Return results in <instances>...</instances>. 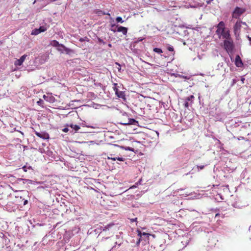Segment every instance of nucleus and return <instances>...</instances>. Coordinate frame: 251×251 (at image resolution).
I'll use <instances>...</instances> for the list:
<instances>
[{"instance_id":"nucleus-1","label":"nucleus","mask_w":251,"mask_h":251,"mask_svg":"<svg viewBox=\"0 0 251 251\" xmlns=\"http://www.w3.org/2000/svg\"><path fill=\"white\" fill-rule=\"evenodd\" d=\"M216 33L220 38L222 37L224 39H227L230 37L229 30L225 28V24L224 22H220L216 26Z\"/></svg>"},{"instance_id":"nucleus-2","label":"nucleus","mask_w":251,"mask_h":251,"mask_svg":"<svg viewBox=\"0 0 251 251\" xmlns=\"http://www.w3.org/2000/svg\"><path fill=\"white\" fill-rule=\"evenodd\" d=\"M224 47L227 52H231L233 49V43L230 37L224 41Z\"/></svg>"},{"instance_id":"nucleus-3","label":"nucleus","mask_w":251,"mask_h":251,"mask_svg":"<svg viewBox=\"0 0 251 251\" xmlns=\"http://www.w3.org/2000/svg\"><path fill=\"white\" fill-rule=\"evenodd\" d=\"M243 25L246 26L247 25L245 22H243L240 21H237L235 24L233 28L234 34L236 36H239L241 30V27Z\"/></svg>"},{"instance_id":"nucleus-4","label":"nucleus","mask_w":251,"mask_h":251,"mask_svg":"<svg viewBox=\"0 0 251 251\" xmlns=\"http://www.w3.org/2000/svg\"><path fill=\"white\" fill-rule=\"evenodd\" d=\"M48 28V26L46 25L41 26L39 28H35L32 30L31 34L33 35H37L41 32H45Z\"/></svg>"},{"instance_id":"nucleus-5","label":"nucleus","mask_w":251,"mask_h":251,"mask_svg":"<svg viewBox=\"0 0 251 251\" xmlns=\"http://www.w3.org/2000/svg\"><path fill=\"white\" fill-rule=\"evenodd\" d=\"M245 11L244 8L236 7L232 13V17L234 18H238Z\"/></svg>"},{"instance_id":"nucleus-6","label":"nucleus","mask_w":251,"mask_h":251,"mask_svg":"<svg viewBox=\"0 0 251 251\" xmlns=\"http://www.w3.org/2000/svg\"><path fill=\"white\" fill-rule=\"evenodd\" d=\"M57 50L61 53L65 52L67 54H69L72 52V50L71 49L66 48L62 44H60L57 48Z\"/></svg>"},{"instance_id":"nucleus-7","label":"nucleus","mask_w":251,"mask_h":251,"mask_svg":"<svg viewBox=\"0 0 251 251\" xmlns=\"http://www.w3.org/2000/svg\"><path fill=\"white\" fill-rule=\"evenodd\" d=\"M194 99V97L193 95L186 98L184 102V106L186 108H188L193 103Z\"/></svg>"},{"instance_id":"nucleus-8","label":"nucleus","mask_w":251,"mask_h":251,"mask_svg":"<svg viewBox=\"0 0 251 251\" xmlns=\"http://www.w3.org/2000/svg\"><path fill=\"white\" fill-rule=\"evenodd\" d=\"M35 133L38 137L43 139H48L50 137L49 135L45 132L35 131Z\"/></svg>"},{"instance_id":"nucleus-9","label":"nucleus","mask_w":251,"mask_h":251,"mask_svg":"<svg viewBox=\"0 0 251 251\" xmlns=\"http://www.w3.org/2000/svg\"><path fill=\"white\" fill-rule=\"evenodd\" d=\"M27 55L26 54H24L23 55V56H22L20 58L18 59H17L15 63H14V65L15 66H21L22 65L23 63L24 62V61L25 60L26 57H27Z\"/></svg>"},{"instance_id":"nucleus-10","label":"nucleus","mask_w":251,"mask_h":251,"mask_svg":"<svg viewBox=\"0 0 251 251\" xmlns=\"http://www.w3.org/2000/svg\"><path fill=\"white\" fill-rule=\"evenodd\" d=\"M114 91L116 95L118 98L122 99L125 100H126L125 94L124 92L118 91V89L116 87L114 88Z\"/></svg>"},{"instance_id":"nucleus-11","label":"nucleus","mask_w":251,"mask_h":251,"mask_svg":"<svg viewBox=\"0 0 251 251\" xmlns=\"http://www.w3.org/2000/svg\"><path fill=\"white\" fill-rule=\"evenodd\" d=\"M235 63L236 66L238 67H241L243 65L242 60L239 55L236 56Z\"/></svg>"},{"instance_id":"nucleus-12","label":"nucleus","mask_w":251,"mask_h":251,"mask_svg":"<svg viewBox=\"0 0 251 251\" xmlns=\"http://www.w3.org/2000/svg\"><path fill=\"white\" fill-rule=\"evenodd\" d=\"M137 123H138V122L136 121L135 119H129L128 120V122H127L121 123V124L122 125H135Z\"/></svg>"},{"instance_id":"nucleus-13","label":"nucleus","mask_w":251,"mask_h":251,"mask_svg":"<svg viewBox=\"0 0 251 251\" xmlns=\"http://www.w3.org/2000/svg\"><path fill=\"white\" fill-rule=\"evenodd\" d=\"M116 31L119 32H122L124 35H126L127 33V29L125 27L120 26L118 27Z\"/></svg>"},{"instance_id":"nucleus-14","label":"nucleus","mask_w":251,"mask_h":251,"mask_svg":"<svg viewBox=\"0 0 251 251\" xmlns=\"http://www.w3.org/2000/svg\"><path fill=\"white\" fill-rule=\"evenodd\" d=\"M43 99L47 101L52 102L54 101V98L50 95H43Z\"/></svg>"},{"instance_id":"nucleus-15","label":"nucleus","mask_w":251,"mask_h":251,"mask_svg":"<svg viewBox=\"0 0 251 251\" xmlns=\"http://www.w3.org/2000/svg\"><path fill=\"white\" fill-rule=\"evenodd\" d=\"M69 126L75 130V131H77L80 129V127L76 125L70 124Z\"/></svg>"},{"instance_id":"nucleus-16","label":"nucleus","mask_w":251,"mask_h":251,"mask_svg":"<svg viewBox=\"0 0 251 251\" xmlns=\"http://www.w3.org/2000/svg\"><path fill=\"white\" fill-rule=\"evenodd\" d=\"M113 226V225H110V224H109V225H107V226H104V227H103V226H101V227H100V229H101V230H102V231H106V230H109V228H110V227H111L112 226Z\"/></svg>"},{"instance_id":"nucleus-17","label":"nucleus","mask_w":251,"mask_h":251,"mask_svg":"<svg viewBox=\"0 0 251 251\" xmlns=\"http://www.w3.org/2000/svg\"><path fill=\"white\" fill-rule=\"evenodd\" d=\"M167 49L169 51L174 52L173 54H174V48L173 46H172L171 45H167Z\"/></svg>"},{"instance_id":"nucleus-18","label":"nucleus","mask_w":251,"mask_h":251,"mask_svg":"<svg viewBox=\"0 0 251 251\" xmlns=\"http://www.w3.org/2000/svg\"><path fill=\"white\" fill-rule=\"evenodd\" d=\"M121 148L126 151H134V149L130 148L129 147H122Z\"/></svg>"},{"instance_id":"nucleus-19","label":"nucleus","mask_w":251,"mask_h":251,"mask_svg":"<svg viewBox=\"0 0 251 251\" xmlns=\"http://www.w3.org/2000/svg\"><path fill=\"white\" fill-rule=\"evenodd\" d=\"M178 76L180 78H184L187 80H188L190 78V75H179Z\"/></svg>"},{"instance_id":"nucleus-20","label":"nucleus","mask_w":251,"mask_h":251,"mask_svg":"<svg viewBox=\"0 0 251 251\" xmlns=\"http://www.w3.org/2000/svg\"><path fill=\"white\" fill-rule=\"evenodd\" d=\"M153 51L158 53H161L162 52V50L161 49L157 48H154Z\"/></svg>"},{"instance_id":"nucleus-21","label":"nucleus","mask_w":251,"mask_h":251,"mask_svg":"<svg viewBox=\"0 0 251 251\" xmlns=\"http://www.w3.org/2000/svg\"><path fill=\"white\" fill-rule=\"evenodd\" d=\"M60 44L58 43V42L54 40L52 42V45L53 46H54V47H57V48H58V47L60 45Z\"/></svg>"},{"instance_id":"nucleus-22","label":"nucleus","mask_w":251,"mask_h":251,"mask_svg":"<svg viewBox=\"0 0 251 251\" xmlns=\"http://www.w3.org/2000/svg\"><path fill=\"white\" fill-rule=\"evenodd\" d=\"M116 20L117 23H123L124 22V21L122 20V18L121 17H117Z\"/></svg>"},{"instance_id":"nucleus-23","label":"nucleus","mask_w":251,"mask_h":251,"mask_svg":"<svg viewBox=\"0 0 251 251\" xmlns=\"http://www.w3.org/2000/svg\"><path fill=\"white\" fill-rule=\"evenodd\" d=\"M204 165H201V166H197L196 168L197 169V171H199L200 169L202 170L204 168Z\"/></svg>"},{"instance_id":"nucleus-24","label":"nucleus","mask_w":251,"mask_h":251,"mask_svg":"<svg viewBox=\"0 0 251 251\" xmlns=\"http://www.w3.org/2000/svg\"><path fill=\"white\" fill-rule=\"evenodd\" d=\"M37 104L39 105H41V106H42V104L43 103V100L41 99H40L37 102Z\"/></svg>"},{"instance_id":"nucleus-25","label":"nucleus","mask_w":251,"mask_h":251,"mask_svg":"<svg viewBox=\"0 0 251 251\" xmlns=\"http://www.w3.org/2000/svg\"><path fill=\"white\" fill-rule=\"evenodd\" d=\"M142 234H143V235H148V234H147V233H145V232H144V233H141V232L139 231V232H138V235H139L140 237H141Z\"/></svg>"},{"instance_id":"nucleus-26","label":"nucleus","mask_w":251,"mask_h":251,"mask_svg":"<svg viewBox=\"0 0 251 251\" xmlns=\"http://www.w3.org/2000/svg\"><path fill=\"white\" fill-rule=\"evenodd\" d=\"M116 160L120 161H123L124 160V158L123 157H116Z\"/></svg>"},{"instance_id":"nucleus-27","label":"nucleus","mask_w":251,"mask_h":251,"mask_svg":"<svg viewBox=\"0 0 251 251\" xmlns=\"http://www.w3.org/2000/svg\"><path fill=\"white\" fill-rule=\"evenodd\" d=\"M86 39H87V37L81 38L79 39V41H80V42H83V41H85Z\"/></svg>"},{"instance_id":"nucleus-28","label":"nucleus","mask_w":251,"mask_h":251,"mask_svg":"<svg viewBox=\"0 0 251 251\" xmlns=\"http://www.w3.org/2000/svg\"><path fill=\"white\" fill-rule=\"evenodd\" d=\"M62 131L64 132H67L69 131V129L67 127L64 128L62 129Z\"/></svg>"},{"instance_id":"nucleus-29","label":"nucleus","mask_w":251,"mask_h":251,"mask_svg":"<svg viewBox=\"0 0 251 251\" xmlns=\"http://www.w3.org/2000/svg\"><path fill=\"white\" fill-rule=\"evenodd\" d=\"M99 41L100 42V43H102L103 44H105V42L102 40H101L100 39H99Z\"/></svg>"},{"instance_id":"nucleus-30","label":"nucleus","mask_w":251,"mask_h":251,"mask_svg":"<svg viewBox=\"0 0 251 251\" xmlns=\"http://www.w3.org/2000/svg\"><path fill=\"white\" fill-rule=\"evenodd\" d=\"M109 159H111V160H114V161H115L116 160V157H111V158H110V157H108Z\"/></svg>"},{"instance_id":"nucleus-31","label":"nucleus","mask_w":251,"mask_h":251,"mask_svg":"<svg viewBox=\"0 0 251 251\" xmlns=\"http://www.w3.org/2000/svg\"><path fill=\"white\" fill-rule=\"evenodd\" d=\"M27 200H25L24 202V205H26L27 203Z\"/></svg>"},{"instance_id":"nucleus-32","label":"nucleus","mask_w":251,"mask_h":251,"mask_svg":"<svg viewBox=\"0 0 251 251\" xmlns=\"http://www.w3.org/2000/svg\"><path fill=\"white\" fill-rule=\"evenodd\" d=\"M245 78L244 77H242L241 79V80L242 81V83H244V81H245Z\"/></svg>"},{"instance_id":"nucleus-33","label":"nucleus","mask_w":251,"mask_h":251,"mask_svg":"<svg viewBox=\"0 0 251 251\" xmlns=\"http://www.w3.org/2000/svg\"><path fill=\"white\" fill-rule=\"evenodd\" d=\"M136 220H137V218H135V219H131V221L132 222H135V221H136Z\"/></svg>"},{"instance_id":"nucleus-34","label":"nucleus","mask_w":251,"mask_h":251,"mask_svg":"<svg viewBox=\"0 0 251 251\" xmlns=\"http://www.w3.org/2000/svg\"><path fill=\"white\" fill-rule=\"evenodd\" d=\"M116 64L118 65V66H119V67H118V70H119V71H120L121 70L120 65L119 63H116Z\"/></svg>"},{"instance_id":"nucleus-35","label":"nucleus","mask_w":251,"mask_h":251,"mask_svg":"<svg viewBox=\"0 0 251 251\" xmlns=\"http://www.w3.org/2000/svg\"><path fill=\"white\" fill-rule=\"evenodd\" d=\"M23 170H24L25 172H26V167L25 166H24L23 167Z\"/></svg>"},{"instance_id":"nucleus-36","label":"nucleus","mask_w":251,"mask_h":251,"mask_svg":"<svg viewBox=\"0 0 251 251\" xmlns=\"http://www.w3.org/2000/svg\"><path fill=\"white\" fill-rule=\"evenodd\" d=\"M248 38H249V40H250V44L251 45V38L249 36L248 37Z\"/></svg>"},{"instance_id":"nucleus-37","label":"nucleus","mask_w":251,"mask_h":251,"mask_svg":"<svg viewBox=\"0 0 251 251\" xmlns=\"http://www.w3.org/2000/svg\"><path fill=\"white\" fill-rule=\"evenodd\" d=\"M140 242V239H139V240L138 241V242H137V245L139 244Z\"/></svg>"},{"instance_id":"nucleus-38","label":"nucleus","mask_w":251,"mask_h":251,"mask_svg":"<svg viewBox=\"0 0 251 251\" xmlns=\"http://www.w3.org/2000/svg\"><path fill=\"white\" fill-rule=\"evenodd\" d=\"M108 46H109V47H111V46H111V44H108Z\"/></svg>"},{"instance_id":"nucleus-39","label":"nucleus","mask_w":251,"mask_h":251,"mask_svg":"<svg viewBox=\"0 0 251 251\" xmlns=\"http://www.w3.org/2000/svg\"><path fill=\"white\" fill-rule=\"evenodd\" d=\"M20 133L22 134L23 136L24 135V133L20 131Z\"/></svg>"},{"instance_id":"nucleus-40","label":"nucleus","mask_w":251,"mask_h":251,"mask_svg":"<svg viewBox=\"0 0 251 251\" xmlns=\"http://www.w3.org/2000/svg\"><path fill=\"white\" fill-rule=\"evenodd\" d=\"M249 230L251 231V226H250V227L249 228Z\"/></svg>"},{"instance_id":"nucleus-41","label":"nucleus","mask_w":251,"mask_h":251,"mask_svg":"<svg viewBox=\"0 0 251 251\" xmlns=\"http://www.w3.org/2000/svg\"><path fill=\"white\" fill-rule=\"evenodd\" d=\"M112 30L114 32L116 31V30H115V29H112Z\"/></svg>"},{"instance_id":"nucleus-42","label":"nucleus","mask_w":251,"mask_h":251,"mask_svg":"<svg viewBox=\"0 0 251 251\" xmlns=\"http://www.w3.org/2000/svg\"><path fill=\"white\" fill-rule=\"evenodd\" d=\"M87 126V127H92V128H94V127H92V126Z\"/></svg>"},{"instance_id":"nucleus-43","label":"nucleus","mask_w":251,"mask_h":251,"mask_svg":"<svg viewBox=\"0 0 251 251\" xmlns=\"http://www.w3.org/2000/svg\"><path fill=\"white\" fill-rule=\"evenodd\" d=\"M121 245V244H118V246H120Z\"/></svg>"}]
</instances>
